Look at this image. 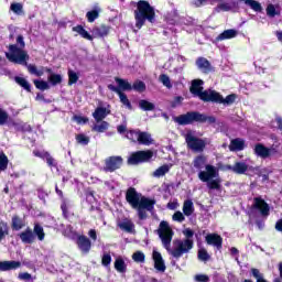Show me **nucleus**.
<instances>
[{
	"label": "nucleus",
	"mask_w": 282,
	"mask_h": 282,
	"mask_svg": "<svg viewBox=\"0 0 282 282\" xmlns=\"http://www.w3.org/2000/svg\"><path fill=\"white\" fill-rule=\"evenodd\" d=\"M152 259L154 261V268L158 272H166V264L164 263V258H162V253L153 249Z\"/></svg>",
	"instance_id": "dca6fc26"
},
{
	"label": "nucleus",
	"mask_w": 282,
	"mask_h": 282,
	"mask_svg": "<svg viewBox=\"0 0 282 282\" xmlns=\"http://www.w3.org/2000/svg\"><path fill=\"white\" fill-rule=\"evenodd\" d=\"M76 140H77L78 144H82L84 147L89 144V137H87L85 134H77Z\"/></svg>",
	"instance_id": "5fc2aeb1"
},
{
	"label": "nucleus",
	"mask_w": 282,
	"mask_h": 282,
	"mask_svg": "<svg viewBox=\"0 0 282 282\" xmlns=\"http://www.w3.org/2000/svg\"><path fill=\"white\" fill-rule=\"evenodd\" d=\"M198 180L207 184L209 191H219L221 188V178H219V169L215 165L206 164L205 171L198 172Z\"/></svg>",
	"instance_id": "f03ea898"
},
{
	"label": "nucleus",
	"mask_w": 282,
	"mask_h": 282,
	"mask_svg": "<svg viewBox=\"0 0 282 282\" xmlns=\"http://www.w3.org/2000/svg\"><path fill=\"white\" fill-rule=\"evenodd\" d=\"M20 239L23 243H34V232H32V229H26L20 234Z\"/></svg>",
	"instance_id": "c85d7f7f"
},
{
	"label": "nucleus",
	"mask_w": 282,
	"mask_h": 282,
	"mask_svg": "<svg viewBox=\"0 0 282 282\" xmlns=\"http://www.w3.org/2000/svg\"><path fill=\"white\" fill-rule=\"evenodd\" d=\"M196 65L200 72H204L205 74H208L210 72V62L208 59L200 57L196 61Z\"/></svg>",
	"instance_id": "7c9ffc66"
},
{
	"label": "nucleus",
	"mask_w": 282,
	"mask_h": 282,
	"mask_svg": "<svg viewBox=\"0 0 282 282\" xmlns=\"http://www.w3.org/2000/svg\"><path fill=\"white\" fill-rule=\"evenodd\" d=\"M238 34L239 32L235 29L225 30L216 37V41H228L230 39H236Z\"/></svg>",
	"instance_id": "5701e85b"
},
{
	"label": "nucleus",
	"mask_w": 282,
	"mask_h": 282,
	"mask_svg": "<svg viewBox=\"0 0 282 282\" xmlns=\"http://www.w3.org/2000/svg\"><path fill=\"white\" fill-rule=\"evenodd\" d=\"M155 203L149 198H141L140 205H138L135 210H138L139 219H147V210H152Z\"/></svg>",
	"instance_id": "f8f14e48"
},
{
	"label": "nucleus",
	"mask_w": 282,
	"mask_h": 282,
	"mask_svg": "<svg viewBox=\"0 0 282 282\" xmlns=\"http://www.w3.org/2000/svg\"><path fill=\"white\" fill-rule=\"evenodd\" d=\"M28 69L30 72V74H34L35 76H43V70L36 69V66H34V65H29Z\"/></svg>",
	"instance_id": "69168bd1"
},
{
	"label": "nucleus",
	"mask_w": 282,
	"mask_h": 282,
	"mask_svg": "<svg viewBox=\"0 0 282 282\" xmlns=\"http://www.w3.org/2000/svg\"><path fill=\"white\" fill-rule=\"evenodd\" d=\"M33 154L35 155V158H42V160H45V158L48 153L45 151L35 150V151H33Z\"/></svg>",
	"instance_id": "774afa93"
},
{
	"label": "nucleus",
	"mask_w": 282,
	"mask_h": 282,
	"mask_svg": "<svg viewBox=\"0 0 282 282\" xmlns=\"http://www.w3.org/2000/svg\"><path fill=\"white\" fill-rule=\"evenodd\" d=\"M48 80L52 85H59V83L63 80V77L59 74H52L48 77Z\"/></svg>",
	"instance_id": "864d4df0"
},
{
	"label": "nucleus",
	"mask_w": 282,
	"mask_h": 282,
	"mask_svg": "<svg viewBox=\"0 0 282 282\" xmlns=\"http://www.w3.org/2000/svg\"><path fill=\"white\" fill-rule=\"evenodd\" d=\"M132 89H134V91H144V89H147V85H144L143 82L137 80L132 85Z\"/></svg>",
	"instance_id": "4d7b16f0"
},
{
	"label": "nucleus",
	"mask_w": 282,
	"mask_h": 282,
	"mask_svg": "<svg viewBox=\"0 0 282 282\" xmlns=\"http://www.w3.org/2000/svg\"><path fill=\"white\" fill-rule=\"evenodd\" d=\"M158 234L165 250L175 259H180V257L193 250V239H176L173 241V229L164 220L160 223ZM171 241H173V249H171Z\"/></svg>",
	"instance_id": "f257e3e1"
},
{
	"label": "nucleus",
	"mask_w": 282,
	"mask_h": 282,
	"mask_svg": "<svg viewBox=\"0 0 282 282\" xmlns=\"http://www.w3.org/2000/svg\"><path fill=\"white\" fill-rule=\"evenodd\" d=\"M135 25L140 30L144 25L145 21L153 23L155 21V10L149 2L140 0L137 3V10L134 11Z\"/></svg>",
	"instance_id": "7ed1b4c3"
},
{
	"label": "nucleus",
	"mask_w": 282,
	"mask_h": 282,
	"mask_svg": "<svg viewBox=\"0 0 282 282\" xmlns=\"http://www.w3.org/2000/svg\"><path fill=\"white\" fill-rule=\"evenodd\" d=\"M10 10L11 12H13L14 14H23V4L19 3V2H13L10 6Z\"/></svg>",
	"instance_id": "a18cd8bd"
},
{
	"label": "nucleus",
	"mask_w": 282,
	"mask_h": 282,
	"mask_svg": "<svg viewBox=\"0 0 282 282\" xmlns=\"http://www.w3.org/2000/svg\"><path fill=\"white\" fill-rule=\"evenodd\" d=\"M246 148V142L243 139H234L230 142L229 149L230 151H243Z\"/></svg>",
	"instance_id": "c756f323"
},
{
	"label": "nucleus",
	"mask_w": 282,
	"mask_h": 282,
	"mask_svg": "<svg viewBox=\"0 0 282 282\" xmlns=\"http://www.w3.org/2000/svg\"><path fill=\"white\" fill-rule=\"evenodd\" d=\"M153 158V151L147 150V151H137L132 153L128 159V164H142L144 162H151V159Z\"/></svg>",
	"instance_id": "9d476101"
},
{
	"label": "nucleus",
	"mask_w": 282,
	"mask_h": 282,
	"mask_svg": "<svg viewBox=\"0 0 282 282\" xmlns=\"http://www.w3.org/2000/svg\"><path fill=\"white\" fill-rule=\"evenodd\" d=\"M253 206L260 210L263 217H268V215H270V206L262 198H254Z\"/></svg>",
	"instance_id": "6ab92c4d"
},
{
	"label": "nucleus",
	"mask_w": 282,
	"mask_h": 282,
	"mask_svg": "<svg viewBox=\"0 0 282 282\" xmlns=\"http://www.w3.org/2000/svg\"><path fill=\"white\" fill-rule=\"evenodd\" d=\"M194 281H196V282H208V281H210V278H208V275H206V274H196L194 276Z\"/></svg>",
	"instance_id": "e2e57ef3"
},
{
	"label": "nucleus",
	"mask_w": 282,
	"mask_h": 282,
	"mask_svg": "<svg viewBox=\"0 0 282 282\" xmlns=\"http://www.w3.org/2000/svg\"><path fill=\"white\" fill-rule=\"evenodd\" d=\"M100 7H95L93 10L88 11L86 13V19L88 21V23H94V21H96V19H98V17H100Z\"/></svg>",
	"instance_id": "473e14b6"
},
{
	"label": "nucleus",
	"mask_w": 282,
	"mask_h": 282,
	"mask_svg": "<svg viewBox=\"0 0 282 282\" xmlns=\"http://www.w3.org/2000/svg\"><path fill=\"white\" fill-rule=\"evenodd\" d=\"M205 241L208 243V246H214V248H217V250H221L224 239L217 234H209L205 237Z\"/></svg>",
	"instance_id": "f3484780"
},
{
	"label": "nucleus",
	"mask_w": 282,
	"mask_h": 282,
	"mask_svg": "<svg viewBox=\"0 0 282 282\" xmlns=\"http://www.w3.org/2000/svg\"><path fill=\"white\" fill-rule=\"evenodd\" d=\"M8 120H10V115L8 113V110L0 107V127L8 124Z\"/></svg>",
	"instance_id": "a19ab883"
},
{
	"label": "nucleus",
	"mask_w": 282,
	"mask_h": 282,
	"mask_svg": "<svg viewBox=\"0 0 282 282\" xmlns=\"http://www.w3.org/2000/svg\"><path fill=\"white\" fill-rule=\"evenodd\" d=\"M34 235H36L39 241H43V239H45V231L43 230V227H41V225L35 224Z\"/></svg>",
	"instance_id": "37998d69"
},
{
	"label": "nucleus",
	"mask_w": 282,
	"mask_h": 282,
	"mask_svg": "<svg viewBox=\"0 0 282 282\" xmlns=\"http://www.w3.org/2000/svg\"><path fill=\"white\" fill-rule=\"evenodd\" d=\"M281 14V10L278 6L274 4H268L267 7V15H269L271 19H274V17H279Z\"/></svg>",
	"instance_id": "4c0bfd02"
},
{
	"label": "nucleus",
	"mask_w": 282,
	"mask_h": 282,
	"mask_svg": "<svg viewBox=\"0 0 282 282\" xmlns=\"http://www.w3.org/2000/svg\"><path fill=\"white\" fill-rule=\"evenodd\" d=\"M139 107L142 109V111H153L155 109V104L147 100V99H141L139 101Z\"/></svg>",
	"instance_id": "c9c22d12"
},
{
	"label": "nucleus",
	"mask_w": 282,
	"mask_h": 282,
	"mask_svg": "<svg viewBox=\"0 0 282 282\" xmlns=\"http://www.w3.org/2000/svg\"><path fill=\"white\" fill-rule=\"evenodd\" d=\"M169 171H171V166L165 164L158 167L152 175L153 177H164V175L169 173Z\"/></svg>",
	"instance_id": "58836bf2"
},
{
	"label": "nucleus",
	"mask_w": 282,
	"mask_h": 282,
	"mask_svg": "<svg viewBox=\"0 0 282 282\" xmlns=\"http://www.w3.org/2000/svg\"><path fill=\"white\" fill-rule=\"evenodd\" d=\"M78 83V73L68 69V85H76Z\"/></svg>",
	"instance_id": "49530a36"
},
{
	"label": "nucleus",
	"mask_w": 282,
	"mask_h": 282,
	"mask_svg": "<svg viewBox=\"0 0 282 282\" xmlns=\"http://www.w3.org/2000/svg\"><path fill=\"white\" fill-rule=\"evenodd\" d=\"M109 113H111V110H109V108L98 107L94 111L93 117L96 122H101V120H105L107 116H109Z\"/></svg>",
	"instance_id": "412c9836"
},
{
	"label": "nucleus",
	"mask_w": 282,
	"mask_h": 282,
	"mask_svg": "<svg viewBox=\"0 0 282 282\" xmlns=\"http://www.w3.org/2000/svg\"><path fill=\"white\" fill-rule=\"evenodd\" d=\"M204 120H206V115L198 112H187L174 118V122L177 124H191L192 122H204Z\"/></svg>",
	"instance_id": "6e6552de"
},
{
	"label": "nucleus",
	"mask_w": 282,
	"mask_h": 282,
	"mask_svg": "<svg viewBox=\"0 0 282 282\" xmlns=\"http://www.w3.org/2000/svg\"><path fill=\"white\" fill-rule=\"evenodd\" d=\"M198 259L199 261H208V259H210V256L208 254V251H206V249H199Z\"/></svg>",
	"instance_id": "bf43d9fd"
},
{
	"label": "nucleus",
	"mask_w": 282,
	"mask_h": 282,
	"mask_svg": "<svg viewBox=\"0 0 282 282\" xmlns=\"http://www.w3.org/2000/svg\"><path fill=\"white\" fill-rule=\"evenodd\" d=\"M34 85L41 91H45V89H50V84L45 80H34Z\"/></svg>",
	"instance_id": "3c124183"
},
{
	"label": "nucleus",
	"mask_w": 282,
	"mask_h": 282,
	"mask_svg": "<svg viewBox=\"0 0 282 282\" xmlns=\"http://www.w3.org/2000/svg\"><path fill=\"white\" fill-rule=\"evenodd\" d=\"M115 80L119 87V91H131L132 86L130 85L129 82L118 78V77H116Z\"/></svg>",
	"instance_id": "f704fd0d"
},
{
	"label": "nucleus",
	"mask_w": 282,
	"mask_h": 282,
	"mask_svg": "<svg viewBox=\"0 0 282 282\" xmlns=\"http://www.w3.org/2000/svg\"><path fill=\"white\" fill-rule=\"evenodd\" d=\"M73 120H75V122H77V124H87V122H89V119L87 117H83V116H74Z\"/></svg>",
	"instance_id": "680f3d73"
},
{
	"label": "nucleus",
	"mask_w": 282,
	"mask_h": 282,
	"mask_svg": "<svg viewBox=\"0 0 282 282\" xmlns=\"http://www.w3.org/2000/svg\"><path fill=\"white\" fill-rule=\"evenodd\" d=\"M160 82L162 83V85H164V87H166L167 89H171V87H173V84H171V78L167 75H161L160 76Z\"/></svg>",
	"instance_id": "603ef678"
},
{
	"label": "nucleus",
	"mask_w": 282,
	"mask_h": 282,
	"mask_svg": "<svg viewBox=\"0 0 282 282\" xmlns=\"http://www.w3.org/2000/svg\"><path fill=\"white\" fill-rule=\"evenodd\" d=\"M183 235L185 239H193V235H195V232L191 228H186L183 230Z\"/></svg>",
	"instance_id": "338daca9"
},
{
	"label": "nucleus",
	"mask_w": 282,
	"mask_h": 282,
	"mask_svg": "<svg viewBox=\"0 0 282 282\" xmlns=\"http://www.w3.org/2000/svg\"><path fill=\"white\" fill-rule=\"evenodd\" d=\"M236 3L232 0H228L227 2H221L216 7V12H230L231 10H235Z\"/></svg>",
	"instance_id": "b1692460"
},
{
	"label": "nucleus",
	"mask_w": 282,
	"mask_h": 282,
	"mask_svg": "<svg viewBox=\"0 0 282 282\" xmlns=\"http://www.w3.org/2000/svg\"><path fill=\"white\" fill-rule=\"evenodd\" d=\"M251 272L254 279H257V282H268L265 281V279H263V275L261 274V272H259V269H252Z\"/></svg>",
	"instance_id": "052dcab7"
},
{
	"label": "nucleus",
	"mask_w": 282,
	"mask_h": 282,
	"mask_svg": "<svg viewBox=\"0 0 282 282\" xmlns=\"http://www.w3.org/2000/svg\"><path fill=\"white\" fill-rule=\"evenodd\" d=\"M77 246L84 254H87L89 250H91V240H89L87 236H79L77 239Z\"/></svg>",
	"instance_id": "a211bd4d"
},
{
	"label": "nucleus",
	"mask_w": 282,
	"mask_h": 282,
	"mask_svg": "<svg viewBox=\"0 0 282 282\" xmlns=\"http://www.w3.org/2000/svg\"><path fill=\"white\" fill-rule=\"evenodd\" d=\"M21 268V262L19 261H2L0 262V271L8 272V270H17Z\"/></svg>",
	"instance_id": "4be33fe9"
},
{
	"label": "nucleus",
	"mask_w": 282,
	"mask_h": 282,
	"mask_svg": "<svg viewBox=\"0 0 282 282\" xmlns=\"http://www.w3.org/2000/svg\"><path fill=\"white\" fill-rule=\"evenodd\" d=\"M93 39H105V36H109V26L100 25L95 26L91 31Z\"/></svg>",
	"instance_id": "aec40b11"
},
{
	"label": "nucleus",
	"mask_w": 282,
	"mask_h": 282,
	"mask_svg": "<svg viewBox=\"0 0 282 282\" xmlns=\"http://www.w3.org/2000/svg\"><path fill=\"white\" fill-rule=\"evenodd\" d=\"M224 171H231L237 173V175H243L247 171L259 173V169H254L249 162H236L234 165H225Z\"/></svg>",
	"instance_id": "1a4fd4ad"
},
{
	"label": "nucleus",
	"mask_w": 282,
	"mask_h": 282,
	"mask_svg": "<svg viewBox=\"0 0 282 282\" xmlns=\"http://www.w3.org/2000/svg\"><path fill=\"white\" fill-rule=\"evenodd\" d=\"M235 100H237V95L231 94L224 98L219 93L215 91L212 93V100L210 102H218V105H225V106H230L234 105Z\"/></svg>",
	"instance_id": "2eb2a0df"
},
{
	"label": "nucleus",
	"mask_w": 282,
	"mask_h": 282,
	"mask_svg": "<svg viewBox=\"0 0 282 282\" xmlns=\"http://www.w3.org/2000/svg\"><path fill=\"white\" fill-rule=\"evenodd\" d=\"M279 145H273L271 148H265L263 144H257L254 147V153L258 158H270V155H276L279 153Z\"/></svg>",
	"instance_id": "9b49d317"
},
{
	"label": "nucleus",
	"mask_w": 282,
	"mask_h": 282,
	"mask_svg": "<svg viewBox=\"0 0 282 282\" xmlns=\"http://www.w3.org/2000/svg\"><path fill=\"white\" fill-rule=\"evenodd\" d=\"M122 166V156H110L106 159L104 171L106 173H113V171H118Z\"/></svg>",
	"instance_id": "ddd939ff"
},
{
	"label": "nucleus",
	"mask_w": 282,
	"mask_h": 282,
	"mask_svg": "<svg viewBox=\"0 0 282 282\" xmlns=\"http://www.w3.org/2000/svg\"><path fill=\"white\" fill-rule=\"evenodd\" d=\"M185 142L194 153H203L204 149H206V144H208V139H199L195 135V132L188 131L185 134Z\"/></svg>",
	"instance_id": "20e7f679"
},
{
	"label": "nucleus",
	"mask_w": 282,
	"mask_h": 282,
	"mask_svg": "<svg viewBox=\"0 0 282 282\" xmlns=\"http://www.w3.org/2000/svg\"><path fill=\"white\" fill-rule=\"evenodd\" d=\"M203 85L204 82L202 79H194L191 86V94L197 96L200 100H204V102H210V100H213L212 94H215V90L202 91L204 89Z\"/></svg>",
	"instance_id": "423d86ee"
},
{
	"label": "nucleus",
	"mask_w": 282,
	"mask_h": 282,
	"mask_svg": "<svg viewBox=\"0 0 282 282\" xmlns=\"http://www.w3.org/2000/svg\"><path fill=\"white\" fill-rule=\"evenodd\" d=\"M173 221H178L180 224H182V221H184L185 217L184 214H182V212H176L173 216H172Z\"/></svg>",
	"instance_id": "0e129e2a"
},
{
	"label": "nucleus",
	"mask_w": 282,
	"mask_h": 282,
	"mask_svg": "<svg viewBox=\"0 0 282 282\" xmlns=\"http://www.w3.org/2000/svg\"><path fill=\"white\" fill-rule=\"evenodd\" d=\"M119 98H120V102H122V105H124V107H127V109H132L131 101H129V98L127 97V95L121 93L119 95Z\"/></svg>",
	"instance_id": "6e6d98bb"
},
{
	"label": "nucleus",
	"mask_w": 282,
	"mask_h": 282,
	"mask_svg": "<svg viewBox=\"0 0 282 282\" xmlns=\"http://www.w3.org/2000/svg\"><path fill=\"white\" fill-rule=\"evenodd\" d=\"M119 228L126 230V232H131L133 230V223L131 220H123L119 224Z\"/></svg>",
	"instance_id": "c03bdc74"
},
{
	"label": "nucleus",
	"mask_w": 282,
	"mask_h": 282,
	"mask_svg": "<svg viewBox=\"0 0 282 282\" xmlns=\"http://www.w3.org/2000/svg\"><path fill=\"white\" fill-rule=\"evenodd\" d=\"M183 213L185 217H191L193 213H195V205H193V200L186 199L183 204Z\"/></svg>",
	"instance_id": "2f4dec72"
},
{
	"label": "nucleus",
	"mask_w": 282,
	"mask_h": 282,
	"mask_svg": "<svg viewBox=\"0 0 282 282\" xmlns=\"http://www.w3.org/2000/svg\"><path fill=\"white\" fill-rule=\"evenodd\" d=\"M207 158L204 154H200L194 159V169L202 171L206 166Z\"/></svg>",
	"instance_id": "72a5a7b5"
},
{
	"label": "nucleus",
	"mask_w": 282,
	"mask_h": 282,
	"mask_svg": "<svg viewBox=\"0 0 282 282\" xmlns=\"http://www.w3.org/2000/svg\"><path fill=\"white\" fill-rule=\"evenodd\" d=\"M23 226H25V223H23V219L17 216L12 218V227L14 228V230H21Z\"/></svg>",
	"instance_id": "de8ad7c7"
},
{
	"label": "nucleus",
	"mask_w": 282,
	"mask_h": 282,
	"mask_svg": "<svg viewBox=\"0 0 282 282\" xmlns=\"http://www.w3.org/2000/svg\"><path fill=\"white\" fill-rule=\"evenodd\" d=\"M241 3L247 6V8H250V10H253V12H262L263 7L260 4L257 0H239Z\"/></svg>",
	"instance_id": "a878e982"
},
{
	"label": "nucleus",
	"mask_w": 282,
	"mask_h": 282,
	"mask_svg": "<svg viewBox=\"0 0 282 282\" xmlns=\"http://www.w3.org/2000/svg\"><path fill=\"white\" fill-rule=\"evenodd\" d=\"M126 199L132 208H138V206H140V202H142V199H147V197H142L141 194L135 192V188L130 187L127 191Z\"/></svg>",
	"instance_id": "4468645a"
},
{
	"label": "nucleus",
	"mask_w": 282,
	"mask_h": 282,
	"mask_svg": "<svg viewBox=\"0 0 282 282\" xmlns=\"http://www.w3.org/2000/svg\"><path fill=\"white\" fill-rule=\"evenodd\" d=\"M115 270H117V272H119L120 274H124V272H127V262L122 256L116 258Z\"/></svg>",
	"instance_id": "393cba45"
},
{
	"label": "nucleus",
	"mask_w": 282,
	"mask_h": 282,
	"mask_svg": "<svg viewBox=\"0 0 282 282\" xmlns=\"http://www.w3.org/2000/svg\"><path fill=\"white\" fill-rule=\"evenodd\" d=\"M15 83H18V85H20V87H23V89H25L26 91H30L31 86H30V83L26 82L25 78H23V77H15Z\"/></svg>",
	"instance_id": "09e8293b"
},
{
	"label": "nucleus",
	"mask_w": 282,
	"mask_h": 282,
	"mask_svg": "<svg viewBox=\"0 0 282 282\" xmlns=\"http://www.w3.org/2000/svg\"><path fill=\"white\" fill-rule=\"evenodd\" d=\"M64 217H72L74 215V205L69 200H64L61 205Z\"/></svg>",
	"instance_id": "bb28decb"
},
{
	"label": "nucleus",
	"mask_w": 282,
	"mask_h": 282,
	"mask_svg": "<svg viewBox=\"0 0 282 282\" xmlns=\"http://www.w3.org/2000/svg\"><path fill=\"white\" fill-rule=\"evenodd\" d=\"M145 259H147V256H144V252L142 251H135L132 254V261L134 263H144Z\"/></svg>",
	"instance_id": "79ce46f5"
},
{
	"label": "nucleus",
	"mask_w": 282,
	"mask_h": 282,
	"mask_svg": "<svg viewBox=\"0 0 282 282\" xmlns=\"http://www.w3.org/2000/svg\"><path fill=\"white\" fill-rule=\"evenodd\" d=\"M10 160H8V155L6 153L0 152V173L8 170V164Z\"/></svg>",
	"instance_id": "ea45409f"
},
{
	"label": "nucleus",
	"mask_w": 282,
	"mask_h": 282,
	"mask_svg": "<svg viewBox=\"0 0 282 282\" xmlns=\"http://www.w3.org/2000/svg\"><path fill=\"white\" fill-rule=\"evenodd\" d=\"M73 32H76L82 36V39H86V41H94V36L83 28V25H77L73 28Z\"/></svg>",
	"instance_id": "cd10ccee"
},
{
	"label": "nucleus",
	"mask_w": 282,
	"mask_h": 282,
	"mask_svg": "<svg viewBox=\"0 0 282 282\" xmlns=\"http://www.w3.org/2000/svg\"><path fill=\"white\" fill-rule=\"evenodd\" d=\"M126 138L131 140V142H139V144H144L149 147V144H153V139L151 134L148 132H140L139 130H130L126 133Z\"/></svg>",
	"instance_id": "0eeeda50"
},
{
	"label": "nucleus",
	"mask_w": 282,
	"mask_h": 282,
	"mask_svg": "<svg viewBox=\"0 0 282 282\" xmlns=\"http://www.w3.org/2000/svg\"><path fill=\"white\" fill-rule=\"evenodd\" d=\"M101 265H104V268H109L111 265V254L105 252L101 257Z\"/></svg>",
	"instance_id": "8fccbe9b"
},
{
	"label": "nucleus",
	"mask_w": 282,
	"mask_h": 282,
	"mask_svg": "<svg viewBox=\"0 0 282 282\" xmlns=\"http://www.w3.org/2000/svg\"><path fill=\"white\" fill-rule=\"evenodd\" d=\"M6 56L8 61H10L11 63H17L18 65H26L28 59L30 58V56H28V53L17 45H10L9 52L6 53Z\"/></svg>",
	"instance_id": "39448f33"
},
{
	"label": "nucleus",
	"mask_w": 282,
	"mask_h": 282,
	"mask_svg": "<svg viewBox=\"0 0 282 282\" xmlns=\"http://www.w3.org/2000/svg\"><path fill=\"white\" fill-rule=\"evenodd\" d=\"M109 129V123L107 121H98L95 126H93V131L97 133H105Z\"/></svg>",
	"instance_id": "e433bc0d"
},
{
	"label": "nucleus",
	"mask_w": 282,
	"mask_h": 282,
	"mask_svg": "<svg viewBox=\"0 0 282 282\" xmlns=\"http://www.w3.org/2000/svg\"><path fill=\"white\" fill-rule=\"evenodd\" d=\"M8 235V224L0 221V241Z\"/></svg>",
	"instance_id": "13d9d810"
}]
</instances>
